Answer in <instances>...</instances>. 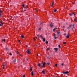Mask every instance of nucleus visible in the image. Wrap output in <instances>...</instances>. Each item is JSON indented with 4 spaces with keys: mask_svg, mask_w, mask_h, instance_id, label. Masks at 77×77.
<instances>
[{
    "mask_svg": "<svg viewBox=\"0 0 77 77\" xmlns=\"http://www.w3.org/2000/svg\"><path fill=\"white\" fill-rule=\"evenodd\" d=\"M20 56H21V54H20Z\"/></svg>",
    "mask_w": 77,
    "mask_h": 77,
    "instance_id": "nucleus-60",
    "label": "nucleus"
},
{
    "mask_svg": "<svg viewBox=\"0 0 77 77\" xmlns=\"http://www.w3.org/2000/svg\"><path fill=\"white\" fill-rule=\"evenodd\" d=\"M11 56H12V54L11 53V52H10V54H9Z\"/></svg>",
    "mask_w": 77,
    "mask_h": 77,
    "instance_id": "nucleus-28",
    "label": "nucleus"
},
{
    "mask_svg": "<svg viewBox=\"0 0 77 77\" xmlns=\"http://www.w3.org/2000/svg\"><path fill=\"white\" fill-rule=\"evenodd\" d=\"M0 72H1V71H0Z\"/></svg>",
    "mask_w": 77,
    "mask_h": 77,
    "instance_id": "nucleus-63",
    "label": "nucleus"
},
{
    "mask_svg": "<svg viewBox=\"0 0 77 77\" xmlns=\"http://www.w3.org/2000/svg\"><path fill=\"white\" fill-rule=\"evenodd\" d=\"M56 11H57V9L54 10V12H56Z\"/></svg>",
    "mask_w": 77,
    "mask_h": 77,
    "instance_id": "nucleus-16",
    "label": "nucleus"
},
{
    "mask_svg": "<svg viewBox=\"0 0 77 77\" xmlns=\"http://www.w3.org/2000/svg\"><path fill=\"white\" fill-rule=\"evenodd\" d=\"M38 10H36V12H38Z\"/></svg>",
    "mask_w": 77,
    "mask_h": 77,
    "instance_id": "nucleus-48",
    "label": "nucleus"
},
{
    "mask_svg": "<svg viewBox=\"0 0 77 77\" xmlns=\"http://www.w3.org/2000/svg\"><path fill=\"white\" fill-rule=\"evenodd\" d=\"M57 35H59V34H60V32L57 31Z\"/></svg>",
    "mask_w": 77,
    "mask_h": 77,
    "instance_id": "nucleus-13",
    "label": "nucleus"
},
{
    "mask_svg": "<svg viewBox=\"0 0 77 77\" xmlns=\"http://www.w3.org/2000/svg\"><path fill=\"white\" fill-rule=\"evenodd\" d=\"M37 56H38V54H37Z\"/></svg>",
    "mask_w": 77,
    "mask_h": 77,
    "instance_id": "nucleus-54",
    "label": "nucleus"
},
{
    "mask_svg": "<svg viewBox=\"0 0 77 77\" xmlns=\"http://www.w3.org/2000/svg\"><path fill=\"white\" fill-rule=\"evenodd\" d=\"M6 50L7 51H8L9 49H8V48H6Z\"/></svg>",
    "mask_w": 77,
    "mask_h": 77,
    "instance_id": "nucleus-17",
    "label": "nucleus"
},
{
    "mask_svg": "<svg viewBox=\"0 0 77 77\" xmlns=\"http://www.w3.org/2000/svg\"><path fill=\"white\" fill-rule=\"evenodd\" d=\"M17 29L16 28H15V29H14V30H15V29Z\"/></svg>",
    "mask_w": 77,
    "mask_h": 77,
    "instance_id": "nucleus-57",
    "label": "nucleus"
},
{
    "mask_svg": "<svg viewBox=\"0 0 77 77\" xmlns=\"http://www.w3.org/2000/svg\"><path fill=\"white\" fill-rule=\"evenodd\" d=\"M55 66L56 67H57V64H55Z\"/></svg>",
    "mask_w": 77,
    "mask_h": 77,
    "instance_id": "nucleus-33",
    "label": "nucleus"
},
{
    "mask_svg": "<svg viewBox=\"0 0 77 77\" xmlns=\"http://www.w3.org/2000/svg\"><path fill=\"white\" fill-rule=\"evenodd\" d=\"M2 11H1V10H0V13H2Z\"/></svg>",
    "mask_w": 77,
    "mask_h": 77,
    "instance_id": "nucleus-39",
    "label": "nucleus"
},
{
    "mask_svg": "<svg viewBox=\"0 0 77 77\" xmlns=\"http://www.w3.org/2000/svg\"><path fill=\"white\" fill-rule=\"evenodd\" d=\"M50 26L51 27H53V23L52 22L51 23Z\"/></svg>",
    "mask_w": 77,
    "mask_h": 77,
    "instance_id": "nucleus-4",
    "label": "nucleus"
},
{
    "mask_svg": "<svg viewBox=\"0 0 77 77\" xmlns=\"http://www.w3.org/2000/svg\"><path fill=\"white\" fill-rule=\"evenodd\" d=\"M22 77H25V75H23L22 76Z\"/></svg>",
    "mask_w": 77,
    "mask_h": 77,
    "instance_id": "nucleus-44",
    "label": "nucleus"
},
{
    "mask_svg": "<svg viewBox=\"0 0 77 77\" xmlns=\"http://www.w3.org/2000/svg\"><path fill=\"white\" fill-rule=\"evenodd\" d=\"M34 41H36V39H35V38H34Z\"/></svg>",
    "mask_w": 77,
    "mask_h": 77,
    "instance_id": "nucleus-45",
    "label": "nucleus"
},
{
    "mask_svg": "<svg viewBox=\"0 0 77 77\" xmlns=\"http://www.w3.org/2000/svg\"><path fill=\"white\" fill-rule=\"evenodd\" d=\"M27 7H25V8H24L26 9H27Z\"/></svg>",
    "mask_w": 77,
    "mask_h": 77,
    "instance_id": "nucleus-47",
    "label": "nucleus"
},
{
    "mask_svg": "<svg viewBox=\"0 0 77 77\" xmlns=\"http://www.w3.org/2000/svg\"><path fill=\"white\" fill-rule=\"evenodd\" d=\"M31 75L32 76H33L34 75V74H33V71H32L31 72Z\"/></svg>",
    "mask_w": 77,
    "mask_h": 77,
    "instance_id": "nucleus-12",
    "label": "nucleus"
},
{
    "mask_svg": "<svg viewBox=\"0 0 77 77\" xmlns=\"http://www.w3.org/2000/svg\"><path fill=\"white\" fill-rule=\"evenodd\" d=\"M22 6L23 7H24V4H23L22 5Z\"/></svg>",
    "mask_w": 77,
    "mask_h": 77,
    "instance_id": "nucleus-41",
    "label": "nucleus"
},
{
    "mask_svg": "<svg viewBox=\"0 0 77 77\" xmlns=\"http://www.w3.org/2000/svg\"><path fill=\"white\" fill-rule=\"evenodd\" d=\"M41 30V27H40L39 29V30Z\"/></svg>",
    "mask_w": 77,
    "mask_h": 77,
    "instance_id": "nucleus-27",
    "label": "nucleus"
},
{
    "mask_svg": "<svg viewBox=\"0 0 77 77\" xmlns=\"http://www.w3.org/2000/svg\"><path fill=\"white\" fill-rule=\"evenodd\" d=\"M54 5V2H52V5H51V7H53V5Z\"/></svg>",
    "mask_w": 77,
    "mask_h": 77,
    "instance_id": "nucleus-18",
    "label": "nucleus"
},
{
    "mask_svg": "<svg viewBox=\"0 0 77 77\" xmlns=\"http://www.w3.org/2000/svg\"><path fill=\"white\" fill-rule=\"evenodd\" d=\"M72 4H75V2L74 1L72 2Z\"/></svg>",
    "mask_w": 77,
    "mask_h": 77,
    "instance_id": "nucleus-23",
    "label": "nucleus"
},
{
    "mask_svg": "<svg viewBox=\"0 0 77 77\" xmlns=\"http://www.w3.org/2000/svg\"><path fill=\"white\" fill-rule=\"evenodd\" d=\"M20 40H19V42H20Z\"/></svg>",
    "mask_w": 77,
    "mask_h": 77,
    "instance_id": "nucleus-51",
    "label": "nucleus"
},
{
    "mask_svg": "<svg viewBox=\"0 0 77 77\" xmlns=\"http://www.w3.org/2000/svg\"><path fill=\"white\" fill-rule=\"evenodd\" d=\"M4 67H3V69H4Z\"/></svg>",
    "mask_w": 77,
    "mask_h": 77,
    "instance_id": "nucleus-56",
    "label": "nucleus"
},
{
    "mask_svg": "<svg viewBox=\"0 0 77 77\" xmlns=\"http://www.w3.org/2000/svg\"><path fill=\"white\" fill-rule=\"evenodd\" d=\"M69 38V34H68V35H67L66 38Z\"/></svg>",
    "mask_w": 77,
    "mask_h": 77,
    "instance_id": "nucleus-8",
    "label": "nucleus"
},
{
    "mask_svg": "<svg viewBox=\"0 0 77 77\" xmlns=\"http://www.w3.org/2000/svg\"><path fill=\"white\" fill-rule=\"evenodd\" d=\"M56 34H54V38H55V39H57V37H56Z\"/></svg>",
    "mask_w": 77,
    "mask_h": 77,
    "instance_id": "nucleus-10",
    "label": "nucleus"
},
{
    "mask_svg": "<svg viewBox=\"0 0 77 77\" xmlns=\"http://www.w3.org/2000/svg\"><path fill=\"white\" fill-rule=\"evenodd\" d=\"M66 34L65 33L64 34V36H66Z\"/></svg>",
    "mask_w": 77,
    "mask_h": 77,
    "instance_id": "nucleus-40",
    "label": "nucleus"
},
{
    "mask_svg": "<svg viewBox=\"0 0 77 77\" xmlns=\"http://www.w3.org/2000/svg\"><path fill=\"white\" fill-rule=\"evenodd\" d=\"M54 77H57L56 76H54Z\"/></svg>",
    "mask_w": 77,
    "mask_h": 77,
    "instance_id": "nucleus-53",
    "label": "nucleus"
},
{
    "mask_svg": "<svg viewBox=\"0 0 77 77\" xmlns=\"http://www.w3.org/2000/svg\"><path fill=\"white\" fill-rule=\"evenodd\" d=\"M17 54H19V52H18V51H17Z\"/></svg>",
    "mask_w": 77,
    "mask_h": 77,
    "instance_id": "nucleus-31",
    "label": "nucleus"
},
{
    "mask_svg": "<svg viewBox=\"0 0 77 77\" xmlns=\"http://www.w3.org/2000/svg\"><path fill=\"white\" fill-rule=\"evenodd\" d=\"M2 17V15L1 14V13H0V18Z\"/></svg>",
    "mask_w": 77,
    "mask_h": 77,
    "instance_id": "nucleus-36",
    "label": "nucleus"
},
{
    "mask_svg": "<svg viewBox=\"0 0 77 77\" xmlns=\"http://www.w3.org/2000/svg\"><path fill=\"white\" fill-rule=\"evenodd\" d=\"M54 50L55 52H57V51L58 50V49L56 48H54Z\"/></svg>",
    "mask_w": 77,
    "mask_h": 77,
    "instance_id": "nucleus-6",
    "label": "nucleus"
},
{
    "mask_svg": "<svg viewBox=\"0 0 77 77\" xmlns=\"http://www.w3.org/2000/svg\"><path fill=\"white\" fill-rule=\"evenodd\" d=\"M38 66L39 67H40L41 66V63H39L38 64Z\"/></svg>",
    "mask_w": 77,
    "mask_h": 77,
    "instance_id": "nucleus-15",
    "label": "nucleus"
},
{
    "mask_svg": "<svg viewBox=\"0 0 77 77\" xmlns=\"http://www.w3.org/2000/svg\"><path fill=\"white\" fill-rule=\"evenodd\" d=\"M19 43H20V44H21V42H20Z\"/></svg>",
    "mask_w": 77,
    "mask_h": 77,
    "instance_id": "nucleus-59",
    "label": "nucleus"
},
{
    "mask_svg": "<svg viewBox=\"0 0 77 77\" xmlns=\"http://www.w3.org/2000/svg\"><path fill=\"white\" fill-rule=\"evenodd\" d=\"M16 61H17V60L15 59L13 61V63H15V62H16Z\"/></svg>",
    "mask_w": 77,
    "mask_h": 77,
    "instance_id": "nucleus-11",
    "label": "nucleus"
},
{
    "mask_svg": "<svg viewBox=\"0 0 77 77\" xmlns=\"http://www.w3.org/2000/svg\"><path fill=\"white\" fill-rule=\"evenodd\" d=\"M30 70L31 71H32V68H30Z\"/></svg>",
    "mask_w": 77,
    "mask_h": 77,
    "instance_id": "nucleus-38",
    "label": "nucleus"
},
{
    "mask_svg": "<svg viewBox=\"0 0 77 77\" xmlns=\"http://www.w3.org/2000/svg\"><path fill=\"white\" fill-rule=\"evenodd\" d=\"M62 28L63 29L65 28V26H62Z\"/></svg>",
    "mask_w": 77,
    "mask_h": 77,
    "instance_id": "nucleus-46",
    "label": "nucleus"
},
{
    "mask_svg": "<svg viewBox=\"0 0 77 77\" xmlns=\"http://www.w3.org/2000/svg\"><path fill=\"white\" fill-rule=\"evenodd\" d=\"M57 29V28H54L53 29V31H55V30H56Z\"/></svg>",
    "mask_w": 77,
    "mask_h": 77,
    "instance_id": "nucleus-14",
    "label": "nucleus"
},
{
    "mask_svg": "<svg viewBox=\"0 0 77 77\" xmlns=\"http://www.w3.org/2000/svg\"><path fill=\"white\" fill-rule=\"evenodd\" d=\"M41 39H43V37H42Z\"/></svg>",
    "mask_w": 77,
    "mask_h": 77,
    "instance_id": "nucleus-50",
    "label": "nucleus"
},
{
    "mask_svg": "<svg viewBox=\"0 0 77 77\" xmlns=\"http://www.w3.org/2000/svg\"><path fill=\"white\" fill-rule=\"evenodd\" d=\"M36 39H37V37H36Z\"/></svg>",
    "mask_w": 77,
    "mask_h": 77,
    "instance_id": "nucleus-61",
    "label": "nucleus"
},
{
    "mask_svg": "<svg viewBox=\"0 0 77 77\" xmlns=\"http://www.w3.org/2000/svg\"><path fill=\"white\" fill-rule=\"evenodd\" d=\"M5 63L4 65H5V64H6V63Z\"/></svg>",
    "mask_w": 77,
    "mask_h": 77,
    "instance_id": "nucleus-62",
    "label": "nucleus"
},
{
    "mask_svg": "<svg viewBox=\"0 0 77 77\" xmlns=\"http://www.w3.org/2000/svg\"><path fill=\"white\" fill-rule=\"evenodd\" d=\"M43 41L44 42H45V38H43Z\"/></svg>",
    "mask_w": 77,
    "mask_h": 77,
    "instance_id": "nucleus-20",
    "label": "nucleus"
},
{
    "mask_svg": "<svg viewBox=\"0 0 77 77\" xmlns=\"http://www.w3.org/2000/svg\"><path fill=\"white\" fill-rule=\"evenodd\" d=\"M27 6H28V5H27L26 7L27 8Z\"/></svg>",
    "mask_w": 77,
    "mask_h": 77,
    "instance_id": "nucleus-52",
    "label": "nucleus"
},
{
    "mask_svg": "<svg viewBox=\"0 0 77 77\" xmlns=\"http://www.w3.org/2000/svg\"><path fill=\"white\" fill-rule=\"evenodd\" d=\"M5 63V64L3 65V66H5V65H6V64H7V63Z\"/></svg>",
    "mask_w": 77,
    "mask_h": 77,
    "instance_id": "nucleus-30",
    "label": "nucleus"
},
{
    "mask_svg": "<svg viewBox=\"0 0 77 77\" xmlns=\"http://www.w3.org/2000/svg\"><path fill=\"white\" fill-rule=\"evenodd\" d=\"M46 44H48V41H46Z\"/></svg>",
    "mask_w": 77,
    "mask_h": 77,
    "instance_id": "nucleus-32",
    "label": "nucleus"
},
{
    "mask_svg": "<svg viewBox=\"0 0 77 77\" xmlns=\"http://www.w3.org/2000/svg\"><path fill=\"white\" fill-rule=\"evenodd\" d=\"M46 35H47V34H46Z\"/></svg>",
    "mask_w": 77,
    "mask_h": 77,
    "instance_id": "nucleus-64",
    "label": "nucleus"
},
{
    "mask_svg": "<svg viewBox=\"0 0 77 77\" xmlns=\"http://www.w3.org/2000/svg\"><path fill=\"white\" fill-rule=\"evenodd\" d=\"M40 37H41V38H42V37H43L42 36H40Z\"/></svg>",
    "mask_w": 77,
    "mask_h": 77,
    "instance_id": "nucleus-49",
    "label": "nucleus"
},
{
    "mask_svg": "<svg viewBox=\"0 0 77 77\" xmlns=\"http://www.w3.org/2000/svg\"><path fill=\"white\" fill-rule=\"evenodd\" d=\"M26 52L28 54H30L31 53V52H30V49H28L26 51Z\"/></svg>",
    "mask_w": 77,
    "mask_h": 77,
    "instance_id": "nucleus-2",
    "label": "nucleus"
},
{
    "mask_svg": "<svg viewBox=\"0 0 77 77\" xmlns=\"http://www.w3.org/2000/svg\"><path fill=\"white\" fill-rule=\"evenodd\" d=\"M63 44H66V42H63Z\"/></svg>",
    "mask_w": 77,
    "mask_h": 77,
    "instance_id": "nucleus-37",
    "label": "nucleus"
},
{
    "mask_svg": "<svg viewBox=\"0 0 77 77\" xmlns=\"http://www.w3.org/2000/svg\"><path fill=\"white\" fill-rule=\"evenodd\" d=\"M1 24H3V21H1Z\"/></svg>",
    "mask_w": 77,
    "mask_h": 77,
    "instance_id": "nucleus-34",
    "label": "nucleus"
},
{
    "mask_svg": "<svg viewBox=\"0 0 77 77\" xmlns=\"http://www.w3.org/2000/svg\"><path fill=\"white\" fill-rule=\"evenodd\" d=\"M37 36L38 37H39V35L38 34V35H37Z\"/></svg>",
    "mask_w": 77,
    "mask_h": 77,
    "instance_id": "nucleus-43",
    "label": "nucleus"
},
{
    "mask_svg": "<svg viewBox=\"0 0 77 77\" xmlns=\"http://www.w3.org/2000/svg\"><path fill=\"white\" fill-rule=\"evenodd\" d=\"M76 14L75 13H74V12H73V13L70 14L69 15H70V16H71L72 15H75Z\"/></svg>",
    "mask_w": 77,
    "mask_h": 77,
    "instance_id": "nucleus-3",
    "label": "nucleus"
},
{
    "mask_svg": "<svg viewBox=\"0 0 77 77\" xmlns=\"http://www.w3.org/2000/svg\"><path fill=\"white\" fill-rule=\"evenodd\" d=\"M69 29H70V28H71L72 29H73V28H74V24L73 25L71 24L70 25L69 27Z\"/></svg>",
    "mask_w": 77,
    "mask_h": 77,
    "instance_id": "nucleus-1",
    "label": "nucleus"
},
{
    "mask_svg": "<svg viewBox=\"0 0 77 77\" xmlns=\"http://www.w3.org/2000/svg\"><path fill=\"white\" fill-rule=\"evenodd\" d=\"M63 74H68V73H69L68 72V71H66V72H63Z\"/></svg>",
    "mask_w": 77,
    "mask_h": 77,
    "instance_id": "nucleus-5",
    "label": "nucleus"
},
{
    "mask_svg": "<svg viewBox=\"0 0 77 77\" xmlns=\"http://www.w3.org/2000/svg\"><path fill=\"white\" fill-rule=\"evenodd\" d=\"M42 74H45V72H44V71L43 70L42 71Z\"/></svg>",
    "mask_w": 77,
    "mask_h": 77,
    "instance_id": "nucleus-19",
    "label": "nucleus"
},
{
    "mask_svg": "<svg viewBox=\"0 0 77 77\" xmlns=\"http://www.w3.org/2000/svg\"><path fill=\"white\" fill-rule=\"evenodd\" d=\"M63 65H64L63 63H62L61 64V65H62V66H63Z\"/></svg>",
    "mask_w": 77,
    "mask_h": 77,
    "instance_id": "nucleus-42",
    "label": "nucleus"
},
{
    "mask_svg": "<svg viewBox=\"0 0 77 77\" xmlns=\"http://www.w3.org/2000/svg\"><path fill=\"white\" fill-rule=\"evenodd\" d=\"M40 23L41 25H42V22H41Z\"/></svg>",
    "mask_w": 77,
    "mask_h": 77,
    "instance_id": "nucleus-35",
    "label": "nucleus"
},
{
    "mask_svg": "<svg viewBox=\"0 0 77 77\" xmlns=\"http://www.w3.org/2000/svg\"><path fill=\"white\" fill-rule=\"evenodd\" d=\"M3 25V23H1V24H0V26H2Z\"/></svg>",
    "mask_w": 77,
    "mask_h": 77,
    "instance_id": "nucleus-26",
    "label": "nucleus"
},
{
    "mask_svg": "<svg viewBox=\"0 0 77 77\" xmlns=\"http://www.w3.org/2000/svg\"><path fill=\"white\" fill-rule=\"evenodd\" d=\"M4 42H5V39H3L2 40Z\"/></svg>",
    "mask_w": 77,
    "mask_h": 77,
    "instance_id": "nucleus-29",
    "label": "nucleus"
},
{
    "mask_svg": "<svg viewBox=\"0 0 77 77\" xmlns=\"http://www.w3.org/2000/svg\"><path fill=\"white\" fill-rule=\"evenodd\" d=\"M50 50V48H47V51H48Z\"/></svg>",
    "mask_w": 77,
    "mask_h": 77,
    "instance_id": "nucleus-21",
    "label": "nucleus"
},
{
    "mask_svg": "<svg viewBox=\"0 0 77 77\" xmlns=\"http://www.w3.org/2000/svg\"><path fill=\"white\" fill-rule=\"evenodd\" d=\"M58 47H59V48H60L61 46H60V45H58Z\"/></svg>",
    "mask_w": 77,
    "mask_h": 77,
    "instance_id": "nucleus-22",
    "label": "nucleus"
},
{
    "mask_svg": "<svg viewBox=\"0 0 77 77\" xmlns=\"http://www.w3.org/2000/svg\"><path fill=\"white\" fill-rule=\"evenodd\" d=\"M47 65H50V63H47Z\"/></svg>",
    "mask_w": 77,
    "mask_h": 77,
    "instance_id": "nucleus-24",
    "label": "nucleus"
},
{
    "mask_svg": "<svg viewBox=\"0 0 77 77\" xmlns=\"http://www.w3.org/2000/svg\"><path fill=\"white\" fill-rule=\"evenodd\" d=\"M21 37L22 39H24V36L23 35H21Z\"/></svg>",
    "mask_w": 77,
    "mask_h": 77,
    "instance_id": "nucleus-9",
    "label": "nucleus"
},
{
    "mask_svg": "<svg viewBox=\"0 0 77 77\" xmlns=\"http://www.w3.org/2000/svg\"><path fill=\"white\" fill-rule=\"evenodd\" d=\"M74 21H77V20L76 19H74Z\"/></svg>",
    "mask_w": 77,
    "mask_h": 77,
    "instance_id": "nucleus-25",
    "label": "nucleus"
},
{
    "mask_svg": "<svg viewBox=\"0 0 77 77\" xmlns=\"http://www.w3.org/2000/svg\"><path fill=\"white\" fill-rule=\"evenodd\" d=\"M12 16H11V18H12Z\"/></svg>",
    "mask_w": 77,
    "mask_h": 77,
    "instance_id": "nucleus-58",
    "label": "nucleus"
},
{
    "mask_svg": "<svg viewBox=\"0 0 77 77\" xmlns=\"http://www.w3.org/2000/svg\"><path fill=\"white\" fill-rule=\"evenodd\" d=\"M45 62H44L43 64V65L42 66V68H45Z\"/></svg>",
    "mask_w": 77,
    "mask_h": 77,
    "instance_id": "nucleus-7",
    "label": "nucleus"
},
{
    "mask_svg": "<svg viewBox=\"0 0 77 77\" xmlns=\"http://www.w3.org/2000/svg\"><path fill=\"white\" fill-rule=\"evenodd\" d=\"M26 60H28V58H27Z\"/></svg>",
    "mask_w": 77,
    "mask_h": 77,
    "instance_id": "nucleus-55",
    "label": "nucleus"
}]
</instances>
